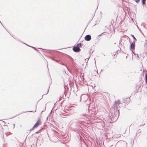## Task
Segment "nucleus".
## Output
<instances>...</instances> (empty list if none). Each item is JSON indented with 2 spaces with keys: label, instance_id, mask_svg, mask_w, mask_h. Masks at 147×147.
Returning <instances> with one entry per match:
<instances>
[{
  "label": "nucleus",
  "instance_id": "obj_52",
  "mask_svg": "<svg viewBox=\"0 0 147 147\" xmlns=\"http://www.w3.org/2000/svg\"><path fill=\"white\" fill-rule=\"evenodd\" d=\"M107 66V67H108V66Z\"/></svg>",
  "mask_w": 147,
  "mask_h": 147
},
{
  "label": "nucleus",
  "instance_id": "obj_45",
  "mask_svg": "<svg viewBox=\"0 0 147 147\" xmlns=\"http://www.w3.org/2000/svg\"><path fill=\"white\" fill-rule=\"evenodd\" d=\"M119 44H121V42H119Z\"/></svg>",
  "mask_w": 147,
  "mask_h": 147
},
{
  "label": "nucleus",
  "instance_id": "obj_38",
  "mask_svg": "<svg viewBox=\"0 0 147 147\" xmlns=\"http://www.w3.org/2000/svg\"><path fill=\"white\" fill-rule=\"evenodd\" d=\"M125 144H127V143H126V142H125Z\"/></svg>",
  "mask_w": 147,
  "mask_h": 147
},
{
  "label": "nucleus",
  "instance_id": "obj_39",
  "mask_svg": "<svg viewBox=\"0 0 147 147\" xmlns=\"http://www.w3.org/2000/svg\"><path fill=\"white\" fill-rule=\"evenodd\" d=\"M91 21H89L88 23H90V22Z\"/></svg>",
  "mask_w": 147,
  "mask_h": 147
},
{
  "label": "nucleus",
  "instance_id": "obj_33",
  "mask_svg": "<svg viewBox=\"0 0 147 147\" xmlns=\"http://www.w3.org/2000/svg\"><path fill=\"white\" fill-rule=\"evenodd\" d=\"M61 117L63 118H65V117H64V116L63 117L62 115H61Z\"/></svg>",
  "mask_w": 147,
  "mask_h": 147
},
{
  "label": "nucleus",
  "instance_id": "obj_31",
  "mask_svg": "<svg viewBox=\"0 0 147 147\" xmlns=\"http://www.w3.org/2000/svg\"><path fill=\"white\" fill-rule=\"evenodd\" d=\"M38 131H36L35 132V133L37 134L38 133Z\"/></svg>",
  "mask_w": 147,
  "mask_h": 147
},
{
  "label": "nucleus",
  "instance_id": "obj_24",
  "mask_svg": "<svg viewBox=\"0 0 147 147\" xmlns=\"http://www.w3.org/2000/svg\"><path fill=\"white\" fill-rule=\"evenodd\" d=\"M13 128H14V127H15V124H13Z\"/></svg>",
  "mask_w": 147,
  "mask_h": 147
},
{
  "label": "nucleus",
  "instance_id": "obj_5",
  "mask_svg": "<svg viewBox=\"0 0 147 147\" xmlns=\"http://www.w3.org/2000/svg\"><path fill=\"white\" fill-rule=\"evenodd\" d=\"M135 47V45L133 44H132L130 43L129 48L130 50H134Z\"/></svg>",
  "mask_w": 147,
  "mask_h": 147
},
{
  "label": "nucleus",
  "instance_id": "obj_37",
  "mask_svg": "<svg viewBox=\"0 0 147 147\" xmlns=\"http://www.w3.org/2000/svg\"><path fill=\"white\" fill-rule=\"evenodd\" d=\"M102 71H103V70L102 69H101V72Z\"/></svg>",
  "mask_w": 147,
  "mask_h": 147
},
{
  "label": "nucleus",
  "instance_id": "obj_48",
  "mask_svg": "<svg viewBox=\"0 0 147 147\" xmlns=\"http://www.w3.org/2000/svg\"><path fill=\"white\" fill-rule=\"evenodd\" d=\"M66 66V68H67V66Z\"/></svg>",
  "mask_w": 147,
  "mask_h": 147
},
{
  "label": "nucleus",
  "instance_id": "obj_15",
  "mask_svg": "<svg viewBox=\"0 0 147 147\" xmlns=\"http://www.w3.org/2000/svg\"><path fill=\"white\" fill-rule=\"evenodd\" d=\"M137 40H134V41H133V42H132V43H131L132 44H134V45H135V42H136Z\"/></svg>",
  "mask_w": 147,
  "mask_h": 147
},
{
  "label": "nucleus",
  "instance_id": "obj_34",
  "mask_svg": "<svg viewBox=\"0 0 147 147\" xmlns=\"http://www.w3.org/2000/svg\"><path fill=\"white\" fill-rule=\"evenodd\" d=\"M94 60H95V64H96V61H95V58H94Z\"/></svg>",
  "mask_w": 147,
  "mask_h": 147
},
{
  "label": "nucleus",
  "instance_id": "obj_32",
  "mask_svg": "<svg viewBox=\"0 0 147 147\" xmlns=\"http://www.w3.org/2000/svg\"><path fill=\"white\" fill-rule=\"evenodd\" d=\"M61 117L63 118H65V117H64V116L63 117L62 115H61Z\"/></svg>",
  "mask_w": 147,
  "mask_h": 147
},
{
  "label": "nucleus",
  "instance_id": "obj_53",
  "mask_svg": "<svg viewBox=\"0 0 147 147\" xmlns=\"http://www.w3.org/2000/svg\"><path fill=\"white\" fill-rule=\"evenodd\" d=\"M118 51H117L116 52H117Z\"/></svg>",
  "mask_w": 147,
  "mask_h": 147
},
{
  "label": "nucleus",
  "instance_id": "obj_36",
  "mask_svg": "<svg viewBox=\"0 0 147 147\" xmlns=\"http://www.w3.org/2000/svg\"><path fill=\"white\" fill-rule=\"evenodd\" d=\"M116 101H120V100H117Z\"/></svg>",
  "mask_w": 147,
  "mask_h": 147
},
{
  "label": "nucleus",
  "instance_id": "obj_40",
  "mask_svg": "<svg viewBox=\"0 0 147 147\" xmlns=\"http://www.w3.org/2000/svg\"><path fill=\"white\" fill-rule=\"evenodd\" d=\"M41 99H39V100H38V101H40V100H41Z\"/></svg>",
  "mask_w": 147,
  "mask_h": 147
},
{
  "label": "nucleus",
  "instance_id": "obj_16",
  "mask_svg": "<svg viewBox=\"0 0 147 147\" xmlns=\"http://www.w3.org/2000/svg\"><path fill=\"white\" fill-rule=\"evenodd\" d=\"M36 111V109L34 111H26V112H24V113H26V112H35Z\"/></svg>",
  "mask_w": 147,
  "mask_h": 147
},
{
  "label": "nucleus",
  "instance_id": "obj_54",
  "mask_svg": "<svg viewBox=\"0 0 147 147\" xmlns=\"http://www.w3.org/2000/svg\"><path fill=\"white\" fill-rule=\"evenodd\" d=\"M43 111H42V112Z\"/></svg>",
  "mask_w": 147,
  "mask_h": 147
},
{
  "label": "nucleus",
  "instance_id": "obj_26",
  "mask_svg": "<svg viewBox=\"0 0 147 147\" xmlns=\"http://www.w3.org/2000/svg\"><path fill=\"white\" fill-rule=\"evenodd\" d=\"M89 58H90V57L88 58V61H87L86 62V65H87V62H88V59H89Z\"/></svg>",
  "mask_w": 147,
  "mask_h": 147
},
{
  "label": "nucleus",
  "instance_id": "obj_55",
  "mask_svg": "<svg viewBox=\"0 0 147 147\" xmlns=\"http://www.w3.org/2000/svg\"><path fill=\"white\" fill-rule=\"evenodd\" d=\"M89 53L90 54V52H89Z\"/></svg>",
  "mask_w": 147,
  "mask_h": 147
},
{
  "label": "nucleus",
  "instance_id": "obj_6",
  "mask_svg": "<svg viewBox=\"0 0 147 147\" xmlns=\"http://www.w3.org/2000/svg\"><path fill=\"white\" fill-rule=\"evenodd\" d=\"M130 97H124L123 98V101H129L130 100Z\"/></svg>",
  "mask_w": 147,
  "mask_h": 147
},
{
  "label": "nucleus",
  "instance_id": "obj_13",
  "mask_svg": "<svg viewBox=\"0 0 147 147\" xmlns=\"http://www.w3.org/2000/svg\"><path fill=\"white\" fill-rule=\"evenodd\" d=\"M145 41H146V42L144 43V46L146 48H147V40H146Z\"/></svg>",
  "mask_w": 147,
  "mask_h": 147
},
{
  "label": "nucleus",
  "instance_id": "obj_10",
  "mask_svg": "<svg viewBox=\"0 0 147 147\" xmlns=\"http://www.w3.org/2000/svg\"><path fill=\"white\" fill-rule=\"evenodd\" d=\"M146 0H141V2L142 4V5L143 6L146 4L145 2Z\"/></svg>",
  "mask_w": 147,
  "mask_h": 147
},
{
  "label": "nucleus",
  "instance_id": "obj_57",
  "mask_svg": "<svg viewBox=\"0 0 147 147\" xmlns=\"http://www.w3.org/2000/svg\"><path fill=\"white\" fill-rule=\"evenodd\" d=\"M126 147H127V146H126Z\"/></svg>",
  "mask_w": 147,
  "mask_h": 147
},
{
  "label": "nucleus",
  "instance_id": "obj_41",
  "mask_svg": "<svg viewBox=\"0 0 147 147\" xmlns=\"http://www.w3.org/2000/svg\"><path fill=\"white\" fill-rule=\"evenodd\" d=\"M87 100H85L84 101H87Z\"/></svg>",
  "mask_w": 147,
  "mask_h": 147
},
{
  "label": "nucleus",
  "instance_id": "obj_27",
  "mask_svg": "<svg viewBox=\"0 0 147 147\" xmlns=\"http://www.w3.org/2000/svg\"><path fill=\"white\" fill-rule=\"evenodd\" d=\"M63 102H61V106H62V104L63 103Z\"/></svg>",
  "mask_w": 147,
  "mask_h": 147
},
{
  "label": "nucleus",
  "instance_id": "obj_2",
  "mask_svg": "<svg viewBox=\"0 0 147 147\" xmlns=\"http://www.w3.org/2000/svg\"><path fill=\"white\" fill-rule=\"evenodd\" d=\"M73 50L74 51L78 53L80 51L81 49L78 47H77L76 46H74L73 48Z\"/></svg>",
  "mask_w": 147,
  "mask_h": 147
},
{
  "label": "nucleus",
  "instance_id": "obj_28",
  "mask_svg": "<svg viewBox=\"0 0 147 147\" xmlns=\"http://www.w3.org/2000/svg\"><path fill=\"white\" fill-rule=\"evenodd\" d=\"M87 105H88V107H89L90 105L88 103H87Z\"/></svg>",
  "mask_w": 147,
  "mask_h": 147
},
{
  "label": "nucleus",
  "instance_id": "obj_30",
  "mask_svg": "<svg viewBox=\"0 0 147 147\" xmlns=\"http://www.w3.org/2000/svg\"><path fill=\"white\" fill-rule=\"evenodd\" d=\"M137 57H138L139 58L138 55V54H137Z\"/></svg>",
  "mask_w": 147,
  "mask_h": 147
},
{
  "label": "nucleus",
  "instance_id": "obj_7",
  "mask_svg": "<svg viewBox=\"0 0 147 147\" xmlns=\"http://www.w3.org/2000/svg\"><path fill=\"white\" fill-rule=\"evenodd\" d=\"M128 105V102H124L122 103L121 106L123 107H125L126 105Z\"/></svg>",
  "mask_w": 147,
  "mask_h": 147
},
{
  "label": "nucleus",
  "instance_id": "obj_56",
  "mask_svg": "<svg viewBox=\"0 0 147 147\" xmlns=\"http://www.w3.org/2000/svg\"><path fill=\"white\" fill-rule=\"evenodd\" d=\"M97 73H98V71H97Z\"/></svg>",
  "mask_w": 147,
  "mask_h": 147
},
{
  "label": "nucleus",
  "instance_id": "obj_44",
  "mask_svg": "<svg viewBox=\"0 0 147 147\" xmlns=\"http://www.w3.org/2000/svg\"><path fill=\"white\" fill-rule=\"evenodd\" d=\"M85 61H86V59H85Z\"/></svg>",
  "mask_w": 147,
  "mask_h": 147
},
{
  "label": "nucleus",
  "instance_id": "obj_1",
  "mask_svg": "<svg viewBox=\"0 0 147 147\" xmlns=\"http://www.w3.org/2000/svg\"><path fill=\"white\" fill-rule=\"evenodd\" d=\"M120 102H115L113 107L111 108L109 115V118L113 122L115 121L119 116V112L118 108L120 104Z\"/></svg>",
  "mask_w": 147,
  "mask_h": 147
},
{
  "label": "nucleus",
  "instance_id": "obj_8",
  "mask_svg": "<svg viewBox=\"0 0 147 147\" xmlns=\"http://www.w3.org/2000/svg\"><path fill=\"white\" fill-rule=\"evenodd\" d=\"M145 83L147 84V71L146 72L145 74Z\"/></svg>",
  "mask_w": 147,
  "mask_h": 147
},
{
  "label": "nucleus",
  "instance_id": "obj_19",
  "mask_svg": "<svg viewBox=\"0 0 147 147\" xmlns=\"http://www.w3.org/2000/svg\"><path fill=\"white\" fill-rule=\"evenodd\" d=\"M130 50L132 52V53H133L134 54V55H136V54H135V53L134 52H133V50Z\"/></svg>",
  "mask_w": 147,
  "mask_h": 147
},
{
  "label": "nucleus",
  "instance_id": "obj_17",
  "mask_svg": "<svg viewBox=\"0 0 147 147\" xmlns=\"http://www.w3.org/2000/svg\"><path fill=\"white\" fill-rule=\"evenodd\" d=\"M70 60H71V62L73 64V59L71 58V57H70Z\"/></svg>",
  "mask_w": 147,
  "mask_h": 147
},
{
  "label": "nucleus",
  "instance_id": "obj_23",
  "mask_svg": "<svg viewBox=\"0 0 147 147\" xmlns=\"http://www.w3.org/2000/svg\"><path fill=\"white\" fill-rule=\"evenodd\" d=\"M61 96L59 98V99L58 101H59L60 100H62L61 99Z\"/></svg>",
  "mask_w": 147,
  "mask_h": 147
},
{
  "label": "nucleus",
  "instance_id": "obj_47",
  "mask_svg": "<svg viewBox=\"0 0 147 147\" xmlns=\"http://www.w3.org/2000/svg\"><path fill=\"white\" fill-rule=\"evenodd\" d=\"M127 56L126 57V58H127Z\"/></svg>",
  "mask_w": 147,
  "mask_h": 147
},
{
  "label": "nucleus",
  "instance_id": "obj_4",
  "mask_svg": "<svg viewBox=\"0 0 147 147\" xmlns=\"http://www.w3.org/2000/svg\"><path fill=\"white\" fill-rule=\"evenodd\" d=\"M39 125V123L38 120L36 123L34 125L32 128L30 130V131L33 130L34 128L37 127Z\"/></svg>",
  "mask_w": 147,
  "mask_h": 147
},
{
  "label": "nucleus",
  "instance_id": "obj_14",
  "mask_svg": "<svg viewBox=\"0 0 147 147\" xmlns=\"http://www.w3.org/2000/svg\"><path fill=\"white\" fill-rule=\"evenodd\" d=\"M131 36L134 39V40H137L136 39V38L135 37V36H134L133 35L131 34Z\"/></svg>",
  "mask_w": 147,
  "mask_h": 147
},
{
  "label": "nucleus",
  "instance_id": "obj_12",
  "mask_svg": "<svg viewBox=\"0 0 147 147\" xmlns=\"http://www.w3.org/2000/svg\"><path fill=\"white\" fill-rule=\"evenodd\" d=\"M30 47L32 48H33V49H34L37 52H38V50L36 48V47H33V46H30Z\"/></svg>",
  "mask_w": 147,
  "mask_h": 147
},
{
  "label": "nucleus",
  "instance_id": "obj_49",
  "mask_svg": "<svg viewBox=\"0 0 147 147\" xmlns=\"http://www.w3.org/2000/svg\"><path fill=\"white\" fill-rule=\"evenodd\" d=\"M62 115H63V116H65V115H64L63 114Z\"/></svg>",
  "mask_w": 147,
  "mask_h": 147
},
{
  "label": "nucleus",
  "instance_id": "obj_21",
  "mask_svg": "<svg viewBox=\"0 0 147 147\" xmlns=\"http://www.w3.org/2000/svg\"><path fill=\"white\" fill-rule=\"evenodd\" d=\"M103 33H102L101 34H100L98 35V37L102 35V34H103Z\"/></svg>",
  "mask_w": 147,
  "mask_h": 147
},
{
  "label": "nucleus",
  "instance_id": "obj_51",
  "mask_svg": "<svg viewBox=\"0 0 147 147\" xmlns=\"http://www.w3.org/2000/svg\"><path fill=\"white\" fill-rule=\"evenodd\" d=\"M81 100H81V99L80 100V101H81Z\"/></svg>",
  "mask_w": 147,
  "mask_h": 147
},
{
  "label": "nucleus",
  "instance_id": "obj_20",
  "mask_svg": "<svg viewBox=\"0 0 147 147\" xmlns=\"http://www.w3.org/2000/svg\"><path fill=\"white\" fill-rule=\"evenodd\" d=\"M51 59H52L53 61H56V60L54 58H53V57H51Z\"/></svg>",
  "mask_w": 147,
  "mask_h": 147
},
{
  "label": "nucleus",
  "instance_id": "obj_9",
  "mask_svg": "<svg viewBox=\"0 0 147 147\" xmlns=\"http://www.w3.org/2000/svg\"><path fill=\"white\" fill-rule=\"evenodd\" d=\"M82 46V44L80 43H79L76 46L77 47H78V48H79L80 47H81Z\"/></svg>",
  "mask_w": 147,
  "mask_h": 147
},
{
  "label": "nucleus",
  "instance_id": "obj_18",
  "mask_svg": "<svg viewBox=\"0 0 147 147\" xmlns=\"http://www.w3.org/2000/svg\"><path fill=\"white\" fill-rule=\"evenodd\" d=\"M50 86H49V88L48 90V91H47V92L46 93V94H45V95H46V94H47L48 93V92H49V88H50ZM45 95V94H43V95H42V96H43V95Z\"/></svg>",
  "mask_w": 147,
  "mask_h": 147
},
{
  "label": "nucleus",
  "instance_id": "obj_3",
  "mask_svg": "<svg viewBox=\"0 0 147 147\" xmlns=\"http://www.w3.org/2000/svg\"><path fill=\"white\" fill-rule=\"evenodd\" d=\"M91 36L90 34H88L86 35L84 37L85 40L86 41H89L91 40Z\"/></svg>",
  "mask_w": 147,
  "mask_h": 147
},
{
  "label": "nucleus",
  "instance_id": "obj_11",
  "mask_svg": "<svg viewBox=\"0 0 147 147\" xmlns=\"http://www.w3.org/2000/svg\"><path fill=\"white\" fill-rule=\"evenodd\" d=\"M141 132V131L140 130V129H139L137 131V134L138 135V136H139L140 135V133Z\"/></svg>",
  "mask_w": 147,
  "mask_h": 147
},
{
  "label": "nucleus",
  "instance_id": "obj_22",
  "mask_svg": "<svg viewBox=\"0 0 147 147\" xmlns=\"http://www.w3.org/2000/svg\"><path fill=\"white\" fill-rule=\"evenodd\" d=\"M22 43H24V44H25L26 45H27V46H29V47H30V46H30V45H27V44H26V43H23V42H22Z\"/></svg>",
  "mask_w": 147,
  "mask_h": 147
},
{
  "label": "nucleus",
  "instance_id": "obj_35",
  "mask_svg": "<svg viewBox=\"0 0 147 147\" xmlns=\"http://www.w3.org/2000/svg\"><path fill=\"white\" fill-rule=\"evenodd\" d=\"M139 29V30L140 31V32H142V31L140 29Z\"/></svg>",
  "mask_w": 147,
  "mask_h": 147
},
{
  "label": "nucleus",
  "instance_id": "obj_25",
  "mask_svg": "<svg viewBox=\"0 0 147 147\" xmlns=\"http://www.w3.org/2000/svg\"><path fill=\"white\" fill-rule=\"evenodd\" d=\"M38 49H42V50H46V49H42L41 48H38Z\"/></svg>",
  "mask_w": 147,
  "mask_h": 147
},
{
  "label": "nucleus",
  "instance_id": "obj_42",
  "mask_svg": "<svg viewBox=\"0 0 147 147\" xmlns=\"http://www.w3.org/2000/svg\"><path fill=\"white\" fill-rule=\"evenodd\" d=\"M94 51H93L92 52V53Z\"/></svg>",
  "mask_w": 147,
  "mask_h": 147
},
{
  "label": "nucleus",
  "instance_id": "obj_43",
  "mask_svg": "<svg viewBox=\"0 0 147 147\" xmlns=\"http://www.w3.org/2000/svg\"><path fill=\"white\" fill-rule=\"evenodd\" d=\"M116 55V53L114 55V56H115Z\"/></svg>",
  "mask_w": 147,
  "mask_h": 147
},
{
  "label": "nucleus",
  "instance_id": "obj_50",
  "mask_svg": "<svg viewBox=\"0 0 147 147\" xmlns=\"http://www.w3.org/2000/svg\"><path fill=\"white\" fill-rule=\"evenodd\" d=\"M96 24H94V25H95Z\"/></svg>",
  "mask_w": 147,
  "mask_h": 147
},
{
  "label": "nucleus",
  "instance_id": "obj_46",
  "mask_svg": "<svg viewBox=\"0 0 147 147\" xmlns=\"http://www.w3.org/2000/svg\"><path fill=\"white\" fill-rule=\"evenodd\" d=\"M62 101H64V100H62Z\"/></svg>",
  "mask_w": 147,
  "mask_h": 147
},
{
  "label": "nucleus",
  "instance_id": "obj_29",
  "mask_svg": "<svg viewBox=\"0 0 147 147\" xmlns=\"http://www.w3.org/2000/svg\"><path fill=\"white\" fill-rule=\"evenodd\" d=\"M57 102H56L55 103V104H54V105L55 106L56 105V103H57Z\"/></svg>",
  "mask_w": 147,
  "mask_h": 147
}]
</instances>
